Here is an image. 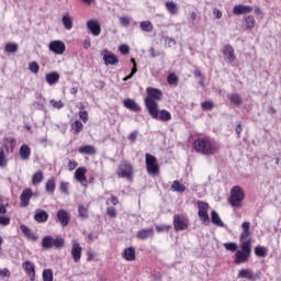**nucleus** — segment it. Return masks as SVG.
I'll use <instances>...</instances> for the list:
<instances>
[{"instance_id":"1","label":"nucleus","mask_w":281,"mask_h":281,"mask_svg":"<svg viewBox=\"0 0 281 281\" xmlns=\"http://www.w3.org/2000/svg\"><path fill=\"white\" fill-rule=\"evenodd\" d=\"M147 97L145 98V106L149 113V115H153L154 117H157V102L164 98V92L157 88L148 87L146 89Z\"/></svg>"},{"instance_id":"2","label":"nucleus","mask_w":281,"mask_h":281,"mask_svg":"<svg viewBox=\"0 0 281 281\" xmlns=\"http://www.w3.org/2000/svg\"><path fill=\"white\" fill-rule=\"evenodd\" d=\"M194 148L200 155H216L221 146L216 142L203 137L194 140Z\"/></svg>"},{"instance_id":"3","label":"nucleus","mask_w":281,"mask_h":281,"mask_svg":"<svg viewBox=\"0 0 281 281\" xmlns=\"http://www.w3.org/2000/svg\"><path fill=\"white\" fill-rule=\"evenodd\" d=\"M243 201H245V191L240 186H234L228 198L229 205L239 210V207H243Z\"/></svg>"},{"instance_id":"4","label":"nucleus","mask_w":281,"mask_h":281,"mask_svg":"<svg viewBox=\"0 0 281 281\" xmlns=\"http://www.w3.org/2000/svg\"><path fill=\"white\" fill-rule=\"evenodd\" d=\"M145 164L148 175L151 177H159V164L157 162V157L153 154H145Z\"/></svg>"},{"instance_id":"5","label":"nucleus","mask_w":281,"mask_h":281,"mask_svg":"<svg viewBox=\"0 0 281 281\" xmlns=\"http://www.w3.org/2000/svg\"><path fill=\"white\" fill-rule=\"evenodd\" d=\"M198 216L202 223H210V215H207V210H210V204L207 202L198 201Z\"/></svg>"},{"instance_id":"6","label":"nucleus","mask_w":281,"mask_h":281,"mask_svg":"<svg viewBox=\"0 0 281 281\" xmlns=\"http://www.w3.org/2000/svg\"><path fill=\"white\" fill-rule=\"evenodd\" d=\"M117 177L121 179H132L133 178V165L128 162H123L119 166Z\"/></svg>"},{"instance_id":"7","label":"nucleus","mask_w":281,"mask_h":281,"mask_svg":"<svg viewBox=\"0 0 281 281\" xmlns=\"http://www.w3.org/2000/svg\"><path fill=\"white\" fill-rule=\"evenodd\" d=\"M48 49L49 52H53V54L63 55L65 54L67 46L65 45V42L56 40L49 43Z\"/></svg>"},{"instance_id":"8","label":"nucleus","mask_w":281,"mask_h":281,"mask_svg":"<svg viewBox=\"0 0 281 281\" xmlns=\"http://www.w3.org/2000/svg\"><path fill=\"white\" fill-rule=\"evenodd\" d=\"M34 195V192L31 188L24 189L20 195V205L21 207H27L30 205V199Z\"/></svg>"},{"instance_id":"9","label":"nucleus","mask_w":281,"mask_h":281,"mask_svg":"<svg viewBox=\"0 0 281 281\" xmlns=\"http://www.w3.org/2000/svg\"><path fill=\"white\" fill-rule=\"evenodd\" d=\"M156 115L157 116L150 115V117H153V120H160V122H170V120H172V114L167 110L159 111V105L156 106Z\"/></svg>"},{"instance_id":"10","label":"nucleus","mask_w":281,"mask_h":281,"mask_svg":"<svg viewBox=\"0 0 281 281\" xmlns=\"http://www.w3.org/2000/svg\"><path fill=\"white\" fill-rule=\"evenodd\" d=\"M22 268L27 273L30 280H36V266L32 261H25L22 263Z\"/></svg>"},{"instance_id":"11","label":"nucleus","mask_w":281,"mask_h":281,"mask_svg":"<svg viewBox=\"0 0 281 281\" xmlns=\"http://www.w3.org/2000/svg\"><path fill=\"white\" fill-rule=\"evenodd\" d=\"M71 256L74 262H80V258H82V246L80 243L74 241L71 246Z\"/></svg>"},{"instance_id":"12","label":"nucleus","mask_w":281,"mask_h":281,"mask_svg":"<svg viewBox=\"0 0 281 281\" xmlns=\"http://www.w3.org/2000/svg\"><path fill=\"white\" fill-rule=\"evenodd\" d=\"M254 12V7L237 4L233 8V14L240 16V14H251Z\"/></svg>"},{"instance_id":"13","label":"nucleus","mask_w":281,"mask_h":281,"mask_svg":"<svg viewBox=\"0 0 281 281\" xmlns=\"http://www.w3.org/2000/svg\"><path fill=\"white\" fill-rule=\"evenodd\" d=\"M87 27L90 30L93 36H100V32H102V26L98 20H90L87 22Z\"/></svg>"},{"instance_id":"14","label":"nucleus","mask_w":281,"mask_h":281,"mask_svg":"<svg viewBox=\"0 0 281 281\" xmlns=\"http://www.w3.org/2000/svg\"><path fill=\"white\" fill-rule=\"evenodd\" d=\"M173 227L176 232H183L188 229V222L186 220H182L181 216L175 215L173 216Z\"/></svg>"},{"instance_id":"15","label":"nucleus","mask_w":281,"mask_h":281,"mask_svg":"<svg viewBox=\"0 0 281 281\" xmlns=\"http://www.w3.org/2000/svg\"><path fill=\"white\" fill-rule=\"evenodd\" d=\"M19 155L22 161H29L30 157L32 156V148H30V145L23 144L20 147Z\"/></svg>"},{"instance_id":"16","label":"nucleus","mask_w":281,"mask_h":281,"mask_svg":"<svg viewBox=\"0 0 281 281\" xmlns=\"http://www.w3.org/2000/svg\"><path fill=\"white\" fill-rule=\"evenodd\" d=\"M122 258H124V260H127V262H133L134 260H136L135 247L131 246L125 248L122 252Z\"/></svg>"},{"instance_id":"17","label":"nucleus","mask_w":281,"mask_h":281,"mask_svg":"<svg viewBox=\"0 0 281 281\" xmlns=\"http://www.w3.org/2000/svg\"><path fill=\"white\" fill-rule=\"evenodd\" d=\"M49 213H47V211L41 209L35 211L34 221H36V223H47Z\"/></svg>"},{"instance_id":"18","label":"nucleus","mask_w":281,"mask_h":281,"mask_svg":"<svg viewBox=\"0 0 281 281\" xmlns=\"http://www.w3.org/2000/svg\"><path fill=\"white\" fill-rule=\"evenodd\" d=\"M57 218H58L61 227H67L69 225L70 217H69V213L67 211L59 210L57 212Z\"/></svg>"},{"instance_id":"19","label":"nucleus","mask_w":281,"mask_h":281,"mask_svg":"<svg viewBox=\"0 0 281 281\" xmlns=\"http://www.w3.org/2000/svg\"><path fill=\"white\" fill-rule=\"evenodd\" d=\"M223 56H225L228 63H234L236 60V55L234 54V47L232 45L226 44L223 47Z\"/></svg>"},{"instance_id":"20","label":"nucleus","mask_w":281,"mask_h":281,"mask_svg":"<svg viewBox=\"0 0 281 281\" xmlns=\"http://www.w3.org/2000/svg\"><path fill=\"white\" fill-rule=\"evenodd\" d=\"M104 53H105L103 55L104 65H117L120 63L115 54L110 53L108 49H105Z\"/></svg>"},{"instance_id":"21","label":"nucleus","mask_w":281,"mask_h":281,"mask_svg":"<svg viewBox=\"0 0 281 281\" xmlns=\"http://www.w3.org/2000/svg\"><path fill=\"white\" fill-rule=\"evenodd\" d=\"M20 229L22 234H24L25 238H27L29 240H33V243H36V240H38V236H36L34 232H32L31 228L27 227L25 224H22L20 226Z\"/></svg>"},{"instance_id":"22","label":"nucleus","mask_w":281,"mask_h":281,"mask_svg":"<svg viewBox=\"0 0 281 281\" xmlns=\"http://www.w3.org/2000/svg\"><path fill=\"white\" fill-rule=\"evenodd\" d=\"M125 109H128L130 111H133L134 113H139L142 111V108H139V104L135 102L133 99H125L123 102Z\"/></svg>"},{"instance_id":"23","label":"nucleus","mask_w":281,"mask_h":281,"mask_svg":"<svg viewBox=\"0 0 281 281\" xmlns=\"http://www.w3.org/2000/svg\"><path fill=\"white\" fill-rule=\"evenodd\" d=\"M249 254L244 252L243 250H237L235 254L234 265H243V262H247L249 260Z\"/></svg>"},{"instance_id":"24","label":"nucleus","mask_w":281,"mask_h":281,"mask_svg":"<svg viewBox=\"0 0 281 281\" xmlns=\"http://www.w3.org/2000/svg\"><path fill=\"white\" fill-rule=\"evenodd\" d=\"M75 179L79 181V183H85V181H87V168H77V170L75 171Z\"/></svg>"},{"instance_id":"25","label":"nucleus","mask_w":281,"mask_h":281,"mask_svg":"<svg viewBox=\"0 0 281 281\" xmlns=\"http://www.w3.org/2000/svg\"><path fill=\"white\" fill-rule=\"evenodd\" d=\"M245 30H254L256 27V18L254 15H245L243 18Z\"/></svg>"},{"instance_id":"26","label":"nucleus","mask_w":281,"mask_h":281,"mask_svg":"<svg viewBox=\"0 0 281 281\" xmlns=\"http://www.w3.org/2000/svg\"><path fill=\"white\" fill-rule=\"evenodd\" d=\"M154 234L155 231L153 228H143L137 233L136 238L139 240H146V238H150Z\"/></svg>"},{"instance_id":"27","label":"nucleus","mask_w":281,"mask_h":281,"mask_svg":"<svg viewBox=\"0 0 281 281\" xmlns=\"http://www.w3.org/2000/svg\"><path fill=\"white\" fill-rule=\"evenodd\" d=\"M46 82L52 87L54 85H56L58 82V80H60V74L56 72V71H52L46 74Z\"/></svg>"},{"instance_id":"28","label":"nucleus","mask_w":281,"mask_h":281,"mask_svg":"<svg viewBox=\"0 0 281 281\" xmlns=\"http://www.w3.org/2000/svg\"><path fill=\"white\" fill-rule=\"evenodd\" d=\"M211 223L216 225V227H225V223H223V220H221V216L216 211L211 212Z\"/></svg>"},{"instance_id":"29","label":"nucleus","mask_w":281,"mask_h":281,"mask_svg":"<svg viewBox=\"0 0 281 281\" xmlns=\"http://www.w3.org/2000/svg\"><path fill=\"white\" fill-rule=\"evenodd\" d=\"M61 22L66 30H71V27H74V20H71V16L69 15V13H66L61 18Z\"/></svg>"},{"instance_id":"30","label":"nucleus","mask_w":281,"mask_h":281,"mask_svg":"<svg viewBox=\"0 0 281 281\" xmlns=\"http://www.w3.org/2000/svg\"><path fill=\"white\" fill-rule=\"evenodd\" d=\"M79 153L81 155H95V147L91 145H85L79 147Z\"/></svg>"},{"instance_id":"31","label":"nucleus","mask_w":281,"mask_h":281,"mask_svg":"<svg viewBox=\"0 0 281 281\" xmlns=\"http://www.w3.org/2000/svg\"><path fill=\"white\" fill-rule=\"evenodd\" d=\"M238 277L251 281L256 280V278H254V272L249 269H241L238 273Z\"/></svg>"},{"instance_id":"32","label":"nucleus","mask_w":281,"mask_h":281,"mask_svg":"<svg viewBox=\"0 0 281 281\" xmlns=\"http://www.w3.org/2000/svg\"><path fill=\"white\" fill-rule=\"evenodd\" d=\"M54 247L55 249H63V247H65V238L61 236L53 237V248Z\"/></svg>"},{"instance_id":"33","label":"nucleus","mask_w":281,"mask_h":281,"mask_svg":"<svg viewBox=\"0 0 281 281\" xmlns=\"http://www.w3.org/2000/svg\"><path fill=\"white\" fill-rule=\"evenodd\" d=\"M4 142L9 143V146H5L7 153H14V148H16V139L14 137L4 138Z\"/></svg>"},{"instance_id":"34","label":"nucleus","mask_w":281,"mask_h":281,"mask_svg":"<svg viewBox=\"0 0 281 281\" xmlns=\"http://www.w3.org/2000/svg\"><path fill=\"white\" fill-rule=\"evenodd\" d=\"M4 50L8 54H16V52H19V45L14 42H10L5 45Z\"/></svg>"},{"instance_id":"35","label":"nucleus","mask_w":281,"mask_h":281,"mask_svg":"<svg viewBox=\"0 0 281 281\" xmlns=\"http://www.w3.org/2000/svg\"><path fill=\"white\" fill-rule=\"evenodd\" d=\"M42 247L43 249H53V237L52 236H45L42 239Z\"/></svg>"},{"instance_id":"36","label":"nucleus","mask_w":281,"mask_h":281,"mask_svg":"<svg viewBox=\"0 0 281 281\" xmlns=\"http://www.w3.org/2000/svg\"><path fill=\"white\" fill-rule=\"evenodd\" d=\"M171 190L173 192L183 193V192H186V187L183 184H181V182H179V180H175L172 186H171Z\"/></svg>"},{"instance_id":"37","label":"nucleus","mask_w":281,"mask_h":281,"mask_svg":"<svg viewBox=\"0 0 281 281\" xmlns=\"http://www.w3.org/2000/svg\"><path fill=\"white\" fill-rule=\"evenodd\" d=\"M42 278L43 281H54V271L52 269H44Z\"/></svg>"},{"instance_id":"38","label":"nucleus","mask_w":281,"mask_h":281,"mask_svg":"<svg viewBox=\"0 0 281 281\" xmlns=\"http://www.w3.org/2000/svg\"><path fill=\"white\" fill-rule=\"evenodd\" d=\"M166 8L171 14H177L179 12V7H177V3H175L173 1H167Z\"/></svg>"},{"instance_id":"39","label":"nucleus","mask_w":281,"mask_h":281,"mask_svg":"<svg viewBox=\"0 0 281 281\" xmlns=\"http://www.w3.org/2000/svg\"><path fill=\"white\" fill-rule=\"evenodd\" d=\"M55 190H56V181L54 180V178H52L46 182V192H48V194H54Z\"/></svg>"},{"instance_id":"40","label":"nucleus","mask_w":281,"mask_h":281,"mask_svg":"<svg viewBox=\"0 0 281 281\" xmlns=\"http://www.w3.org/2000/svg\"><path fill=\"white\" fill-rule=\"evenodd\" d=\"M229 101L236 106H240V104H243V98L238 93L231 94Z\"/></svg>"},{"instance_id":"41","label":"nucleus","mask_w":281,"mask_h":281,"mask_svg":"<svg viewBox=\"0 0 281 281\" xmlns=\"http://www.w3.org/2000/svg\"><path fill=\"white\" fill-rule=\"evenodd\" d=\"M78 212H79L80 218H82V220H85L89 216V207L85 206V204H80L78 206Z\"/></svg>"},{"instance_id":"42","label":"nucleus","mask_w":281,"mask_h":281,"mask_svg":"<svg viewBox=\"0 0 281 281\" xmlns=\"http://www.w3.org/2000/svg\"><path fill=\"white\" fill-rule=\"evenodd\" d=\"M241 251L251 256V239L241 243Z\"/></svg>"},{"instance_id":"43","label":"nucleus","mask_w":281,"mask_h":281,"mask_svg":"<svg viewBox=\"0 0 281 281\" xmlns=\"http://www.w3.org/2000/svg\"><path fill=\"white\" fill-rule=\"evenodd\" d=\"M255 254L259 258H265L267 256V247H265V246H257L255 248Z\"/></svg>"},{"instance_id":"44","label":"nucleus","mask_w":281,"mask_h":281,"mask_svg":"<svg viewBox=\"0 0 281 281\" xmlns=\"http://www.w3.org/2000/svg\"><path fill=\"white\" fill-rule=\"evenodd\" d=\"M43 181V171H37L32 177V183L33 186H38Z\"/></svg>"},{"instance_id":"45","label":"nucleus","mask_w":281,"mask_h":281,"mask_svg":"<svg viewBox=\"0 0 281 281\" xmlns=\"http://www.w3.org/2000/svg\"><path fill=\"white\" fill-rule=\"evenodd\" d=\"M71 128L74 131V135H78L83 128L82 122L80 121H75L74 124L71 125Z\"/></svg>"},{"instance_id":"46","label":"nucleus","mask_w":281,"mask_h":281,"mask_svg":"<svg viewBox=\"0 0 281 281\" xmlns=\"http://www.w3.org/2000/svg\"><path fill=\"white\" fill-rule=\"evenodd\" d=\"M139 27L143 32H150L153 30V23H150V21H143Z\"/></svg>"},{"instance_id":"47","label":"nucleus","mask_w":281,"mask_h":281,"mask_svg":"<svg viewBox=\"0 0 281 281\" xmlns=\"http://www.w3.org/2000/svg\"><path fill=\"white\" fill-rule=\"evenodd\" d=\"M167 82L168 85H179V77H177L176 74L171 72L169 74V76L167 77Z\"/></svg>"},{"instance_id":"48","label":"nucleus","mask_w":281,"mask_h":281,"mask_svg":"<svg viewBox=\"0 0 281 281\" xmlns=\"http://www.w3.org/2000/svg\"><path fill=\"white\" fill-rule=\"evenodd\" d=\"M8 166V160L5 159V150L0 148V168H5Z\"/></svg>"},{"instance_id":"49","label":"nucleus","mask_w":281,"mask_h":281,"mask_svg":"<svg viewBox=\"0 0 281 281\" xmlns=\"http://www.w3.org/2000/svg\"><path fill=\"white\" fill-rule=\"evenodd\" d=\"M29 69L31 71V74H37L41 69V66H38V63H36V61H31L29 64Z\"/></svg>"},{"instance_id":"50","label":"nucleus","mask_w":281,"mask_h":281,"mask_svg":"<svg viewBox=\"0 0 281 281\" xmlns=\"http://www.w3.org/2000/svg\"><path fill=\"white\" fill-rule=\"evenodd\" d=\"M202 110L203 111H212L214 109V102L212 101H204L201 103Z\"/></svg>"},{"instance_id":"51","label":"nucleus","mask_w":281,"mask_h":281,"mask_svg":"<svg viewBox=\"0 0 281 281\" xmlns=\"http://www.w3.org/2000/svg\"><path fill=\"white\" fill-rule=\"evenodd\" d=\"M224 247H225V249H227V251H236V249H238V244H236V243H225Z\"/></svg>"},{"instance_id":"52","label":"nucleus","mask_w":281,"mask_h":281,"mask_svg":"<svg viewBox=\"0 0 281 281\" xmlns=\"http://www.w3.org/2000/svg\"><path fill=\"white\" fill-rule=\"evenodd\" d=\"M135 74H137V64H134L131 74L127 75L126 77L123 78V81L126 82L128 80H131V78H133V76H135Z\"/></svg>"},{"instance_id":"53","label":"nucleus","mask_w":281,"mask_h":281,"mask_svg":"<svg viewBox=\"0 0 281 281\" xmlns=\"http://www.w3.org/2000/svg\"><path fill=\"white\" fill-rule=\"evenodd\" d=\"M120 24L122 27H128V25H131V19L128 16H121Z\"/></svg>"},{"instance_id":"54","label":"nucleus","mask_w":281,"mask_h":281,"mask_svg":"<svg viewBox=\"0 0 281 281\" xmlns=\"http://www.w3.org/2000/svg\"><path fill=\"white\" fill-rule=\"evenodd\" d=\"M106 214L110 216V218H115L117 216V211L113 206H109L106 209Z\"/></svg>"},{"instance_id":"55","label":"nucleus","mask_w":281,"mask_h":281,"mask_svg":"<svg viewBox=\"0 0 281 281\" xmlns=\"http://www.w3.org/2000/svg\"><path fill=\"white\" fill-rule=\"evenodd\" d=\"M119 52L123 55H126V54H130L131 53V47L126 44H122L120 47H119Z\"/></svg>"},{"instance_id":"56","label":"nucleus","mask_w":281,"mask_h":281,"mask_svg":"<svg viewBox=\"0 0 281 281\" xmlns=\"http://www.w3.org/2000/svg\"><path fill=\"white\" fill-rule=\"evenodd\" d=\"M59 190H60V192H63V194H69V183L61 182Z\"/></svg>"},{"instance_id":"57","label":"nucleus","mask_w":281,"mask_h":281,"mask_svg":"<svg viewBox=\"0 0 281 281\" xmlns=\"http://www.w3.org/2000/svg\"><path fill=\"white\" fill-rule=\"evenodd\" d=\"M50 104L54 109H63L65 106V103L63 101H56V100H50Z\"/></svg>"},{"instance_id":"58","label":"nucleus","mask_w":281,"mask_h":281,"mask_svg":"<svg viewBox=\"0 0 281 281\" xmlns=\"http://www.w3.org/2000/svg\"><path fill=\"white\" fill-rule=\"evenodd\" d=\"M11 273L8 268L0 269V278H10Z\"/></svg>"},{"instance_id":"59","label":"nucleus","mask_w":281,"mask_h":281,"mask_svg":"<svg viewBox=\"0 0 281 281\" xmlns=\"http://www.w3.org/2000/svg\"><path fill=\"white\" fill-rule=\"evenodd\" d=\"M137 135H138L137 131H134L130 134L128 139L130 142H132V144H135V142H137Z\"/></svg>"},{"instance_id":"60","label":"nucleus","mask_w":281,"mask_h":281,"mask_svg":"<svg viewBox=\"0 0 281 281\" xmlns=\"http://www.w3.org/2000/svg\"><path fill=\"white\" fill-rule=\"evenodd\" d=\"M9 223H10V217H8V216H1V215H0V225L5 226V225H8Z\"/></svg>"},{"instance_id":"61","label":"nucleus","mask_w":281,"mask_h":281,"mask_svg":"<svg viewBox=\"0 0 281 281\" xmlns=\"http://www.w3.org/2000/svg\"><path fill=\"white\" fill-rule=\"evenodd\" d=\"M68 168L69 170H76V168H78V162L76 160H69Z\"/></svg>"},{"instance_id":"62","label":"nucleus","mask_w":281,"mask_h":281,"mask_svg":"<svg viewBox=\"0 0 281 281\" xmlns=\"http://www.w3.org/2000/svg\"><path fill=\"white\" fill-rule=\"evenodd\" d=\"M79 117L82 122H87L89 120V113H87V111L80 112Z\"/></svg>"},{"instance_id":"63","label":"nucleus","mask_w":281,"mask_h":281,"mask_svg":"<svg viewBox=\"0 0 281 281\" xmlns=\"http://www.w3.org/2000/svg\"><path fill=\"white\" fill-rule=\"evenodd\" d=\"M171 226H166V225H161V226H156V232H168V229H170Z\"/></svg>"},{"instance_id":"64","label":"nucleus","mask_w":281,"mask_h":281,"mask_svg":"<svg viewBox=\"0 0 281 281\" xmlns=\"http://www.w3.org/2000/svg\"><path fill=\"white\" fill-rule=\"evenodd\" d=\"M249 227H251V224L249 222H244L241 224L243 232H249Z\"/></svg>"}]
</instances>
